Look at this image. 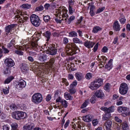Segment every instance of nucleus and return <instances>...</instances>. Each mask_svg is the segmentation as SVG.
Wrapping results in <instances>:
<instances>
[{"label":"nucleus","mask_w":130,"mask_h":130,"mask_svg":"<svg viewBox=\"0 0 130 130\" xmlns=\"http://www.w3.org/2000/svg\"><path fill=\"white\" fill-rule=\"evenodd\" d=\"M4 73L5 74H7L10 73V69L8 67H7L4 70Z\"/></svg>","instance_id":"49530a36"},{"label":"nucleus","mask_w":130,"mask_h":130,"mask_svg":"<svg viewBox=\"0 0 130 130\" xmlns=\"http://www.w3.org/2000/svg\"><path fill=\"white\" fill-rule=\"evenodd\" d=\"M41 34L40 33H38L37 35V37L34 39V40L31 43V47L32 49L35 51H39V49L40 48L39 47L40 46L38 44L37 42L41 39Z\"/></svg>","instance_id":"20e7f679"},{"label":"nucleus","mask_w":130,"mask_h":130,"mask_svg":"<svg viewBox=\"0 0 130 130\" xmlns=\"http://www.w3.org/2000/svg\"><path fill=\"white\" fill-rule=\"evenodd\" d=\"M102 28L99 26H96L94 27L93 29L92 32L94 33H96L99 31L101 30Z\"/></svg>","instance_id":"c85d7f7f"},{"label":"nucleus","mask_w":130,"mask_h":130,"mask_svg":"<svg viewBox=\"0 0 130 130\" xmlns=\"http://www.w3.org/2000/svg\"><path fill=\"white\" fill-rule=\"evenodd\" d=\"M105 9L104 7H102L99 8L98 9L96 12V13H101L102 11Z\"/></svg>","instance_id":"8fccbe9b"},{"label":"nucleus","mask_w":130,"mask_h":130,"mask_svg":"<svg viewBox=\"0 0 130 130\" xmlns=\"http://www.w3.org/2000/svg\"><path fill=\"white\" fill-rule=\"evenodd\" d=\"M43 35L46 37L47 40H48L50 38L51 33L49 31H47L45 33L43 34Z\"/></svg>","instance_id":"473e14b6"},{"label":"nucleus","mask_w":130,"mask_h":130,"mask_svg":"<svg viewBox=\"0 0 130 130\" xmlns=\"http://www.w3.org/2000/svg\"><path fill=\"white\" fill-rule=\"evenodd\" d=\"M11 129L18 130V125L17 124L15 123H12L11 124Z\"/></svg>","instance_id":"e433bc0d"},{"label":"nucleus","mask_w":130,"mask_h":130,"mask_svg":"<svg viewBox=\"0 0 130 130\" xmlns=\"http://www.w3.org/2000/svg\"><path fill=\"white\" fill-rule=\"evenodd\" d=\"M30 22L34 26H39L40 24L41 21L39 17L35 14H32L30 17Z\"/></svg>","instance_id":"39448f33"},{"label":"nucleus","mask_w":130,"mask_h":130,"mask_svg":"<svg viewBox=\"0 0 130 130\" xmlns=\"http://www.w3.org/2000/svg\"><path fill=\"white\" fill-rule=\"evenodd\" d=\"M83 120L85 122H89L91 121L93 119V117L91 115H88L84 116L83 118Z\"/></svg>","instance_id":"dca6fc26"},{"label":"nucleus","mask_w":130,"mask_h":130,"mask_svg":"<svg viewBox=\"0 0 130 130\" xmlns=\"http://www.w3.org/2000/svg\"><path fill=\"white\" fill-rule=\"evenodd\" d=\"M96 97L95 95L92 96L90 100V102L91 103H95L96 99Z\"/></svg>","instance_id":"a18cd8bd"},{"label":"nucleus","mask_w":130,"mask_h":130,"mask_svg":"<svg viewBox=\"0 0 130 130\" xmlns=\"http://www.w3.org/2000/svg\"><path fill=\"white\" fill-rule=\"evenodd\" d=\"M43 17L44 21L46 23L50 21L51 19L50 16L48 15H43Z\"/></svg>","instance_id":"7c9ffc66"},{"label":"nucleus","mask_w":130,"mask_h":130,"mask_svg":"<svg viewBox=\"0 0 130 130\" xmlns=\"http://www.w3.org/2000/svg\"><path fill=\"white\" fill-rule=\"evenodd\" d=\"M128 87L127 85L124 83H123L121 84L119 88L120 93L122 95L126 94L128 90Z\"/></svg>","instance_id":"0eeeda50"},{"label":"nucleus","mask_w":130,"mask_h":130,"mask_svg":"<svg viewBox=\"0 0 130 130\" xmlns=\"http://www.w3.org/2000/svg\"><path fill=\"white\" fill-rule=\"evenodd\" d=\"M112 122L110 120H107L105 123V125L106 128L109 129L111 126Z\"/></svg>","instance_id":"c756f323"},{"label":"nucleus","mask_w":130,"mask_h":130,"mask_svg":"<svg viewBox=\"0 0 130 130\" xmlns=\"http://www.w3.org/2000/svg\"><path fill=\"white\" fill-rule=\"evenodd\" d=\"M43 7L41 5L37 7L35 9V11H40L43 10L44 9Z\"/></svg>","instance_id":"a19ab883"},{"label":"nucleus","mask_w":130,"mask_h":130,"mask_svg":"<svg viewBox=\"0 0 130 130\" xmlns=\"http://www.w3.org/2000/svg\"><path fill=\"white\" fill-rule=\"evenodd\" d=\"M18 111H15L13 112L12 114V117L17 120H20Z\"/></svg>","instance_id":"4be33fe9"},{"label":"nucleus","mask_w":130,"mask_h":130,"mask_svg":"<svg viewBox=\"0 0 130 130\" xmlns=\"http://www.w3.org/2000/svg\"><path fill=\"white\" fill-rule=\"evenodd\" d=\"M126 19L125 18H122L120 19L119 21L122 24H124L125 22Z\"/></svg>","instance_id":"680f3d73"},{"label":"nucleus","mask_w":130,"mask_h":130,"mask_svg":"<svg viewBox=\"0 0 130 130\" xmlns=\"http://www.w3.org/2000/svg\"><path fill=\"white\" fill-rule=\"evenodd\" d=\"M64 96L65 98L67 100H72V97L70 95V94L68 93V92L65 93L64 95Z\"/></svg>","instance_id":"2f4dec72"},{"label":"nucleus","mask_w":130,"mask_h":130,"mask_svg":"<svg viewBox=\"0 0 130 130\" xmlns=\"http://www.w3.org/2000/svg\"><path fill=\"white\" fill-rule=\"evenodd\" d=\"M95 44L94 42L88 40L84 42V45L88 48L92 47Z\"/></svg>","instance_id":"9b49d317"},{"label":"nucleus","mask_w":130,"mask_h":130,"mask_svg":"<svg viewBox=\"0 0 130 130\" xmlns=\"http://www.w3.org/2000/svg\"><path fill=\"white\" fill-rule=\"evenodd\" d=\"M15 52L16 53L20 55H22L23 53L22 51L20 50L16 51Z\"/></svg>","instance_id":"0e129e2a"},{"label":"nucleus","mask_w":130,"mask_h":130,"mask_svg":"<svg viewBox=\"0 0 130 130\" xmlns=\"http://www.w3.org/2000/svg\"><path fill=\"white\" fill-rule=\"evenodd\" d=\"M50 5L48 3H46L44 5V7L45 9L47 10L50 7Z\"/></svg>","instance_id":"e2e57ef3"},{"label":"nucleus","mask_w":130,"mask_h":130,"mask_svg":"<svg viewBox=\"0 0 130 130\" xmlns=\"http://www.w3.org/2000/svg\"><path fill=\"white\" fill-rule=\"evenodd\" d=\"M73 42L71 44L72 48L69 47V45H67L66 48V52L68 55H72L75 54L77 53L76 51L78 49V48L75 43H78L79 44H82L83 43L81 40L77 37L73 38Z\"/></svg>","instance_id":"f257e3e1"},{"label":"nucleus","mask_w":130,"mask_h":130,"mask_svg":"<svg viewBox=\"0 0 130 130\" xmlns=\"http://www.w3.org/2000/svg\"><path fill=\"white\" fill-rule=\"evenodd\" d=\"M14 77L12 76H11L8 77L5 80L4 83L5 84H8L9 83L14 79Z\"/></svg>","instance_id":"72a5a7b5"},{"label":"nucleus","mask_w":130,"mask_h":130,"mask_svg":"<svg viewBox=\"0 0 130 130\" xmlns=\"http://www.w3.org/2000/svg\"><path fill=\"white\" fill-rule=\"evenodd\" d=\"M9 87H8V88L6 87L5 89H3V91L5 94H7L9 93Z\"/></svg>","instance_id":"c03bdc74"},{"label":"nucleus","mask_w":130,"mask_h":130,"mask_svg":"<svg viewBox=\"0 0 130 130\" xmlns=\"http://www.w3.org/2000/svg\"><path fill=\"white\" fill-rule=\"evenodd\" d=\"M88 100L86 101L81 106L80 108H83L86 107V106L88 105Z\"/></svg>","instance_id":"79ce46f5"},{"label":"nucleus","mask_w":130,"mask_h":130,"mask_svg":"<svg viewBox=\"0 0 130 130\" xmlns=\"http://www.w3.org/2000/svg\"><path fill=\"white\" fill-rule=\"evenodd\" d=\"M98 46V43H97L94 46L93 48V51L94 52H95L97 51Z\"/></svg>","instance_id":"bf43d9fd"},{"label":"nucleus","mask_w":130,"mask_h":130,"mask_svg":"<svg viewBox=\"0 0 130 130\" xmlns=\"http://www.w3.org/2000/svg\"><path fill=\"white\" fill-rule=\"evenodd\" d=\"M69 10L70 13L71 14L73 13V12L75 10L72 8L71 6H69Z\"/></svg>","instance_id":"603ef678"},{"label":"nucleus","mask_w":130,"mask_h":130,"mask_svg":"<svg viewBox=\"0 0 130 130\" xmlns=\"http://www.w3.org/2000/svg\"><path fill=\"white\" fill-rule=\"evenodd\" d=\"M28 18L27 17L22 16V18H21L20 20V21L21 23H23L25 21H27Z\"/></svg>","instance_id":"4c0bfd02"},{"label":"nucleus","mask_w":130,"mask_h":130,"mask_svg":"<svg viewBox=\"0 0 130 130\" xmlns=\"http://www.w3.org/2000/svg\"><path fill=\"white\" fill-rule=\"evenodd\" d=\"M98 121L96 120H94L92 121V123L93 125L94 126L96 125L98 123Z\"/></svg>","instance_id":"052dcab7"},{"label":"nucleus","mask_w":130,"mask_h":130,"mask_svg":"<svg viewBox=\"0 0 130 130\" xmlns=\"http://www.w3.org/2000/svg\"><path fill=\"white\" fill-rule=\"evenodd\" d=\"M15 43V41L14 40H12L7 45V46L8 47L11 48L14 46Z\"/></svg>","instance_id":"f704fd0d"},{"label":"nucleus","mask_w":130,"mask_h":130,"mask_svg":"<svg viewBox=\"0 0 130 130\" xmlns=\"http://www.w3.org/2000/svg\"><path fill=\"white\" fill-rule=\"evenodd\" d=\"M61 103L62 105L64 107L66 108L67 107L68 103L67 102V101L64 100H63L62 101H61Z\"/></svg>","instance_id":"ea45409f"},{"label":"nucleus","mask_w":130,"mask_h":130,"mask_svg":"<svg viewBox=\"0 0 130 130\" xmlns=\"http://www.w3.org/2000/svg\"><path fill=\"white\" fill-rule=\"evenodd\" d=\"M69 36L71 37H76L77 36V34L75 31H72L69 33Z\"/></svg>","instance_id":"c9c22d12"},{"label":"nucleus","mask_w":130,"mask_h":130,"mask_svg":"<svg viewBox=\"0 0 130 130\" xmlns=\"http://www.w3.org/2000/svg\"><path fill=\"white\" fill-rule=\"evenodd\" d=\"M41 34L40 33H38L37 35V37L34 39V40L31 43V47L32 49L35 51H39V49L40 48L39 47L40 46L38 44L37 42L41 39Z\"/></svg>","instance_id":"7ed1b4c3"},{"label":"nucleus","mask_w":130,"mask_h":130,"mask_svg":"<svg viewBox=\"0 0 130 130\" xmlns=\"http://www.w3.org/2000/svg\"><path fill=\"white\" fill-rule=\"evenodd\" d=\"M94 95L98 98H103L105 96L102 90L99 89L96 91Z\"/></svg>","instance_id":"f8f14e48"},{"label":"nucleus","mask_w":130,"mask_h":130,"mask_svg":"<svg viewBox=\"0 0 130 130\" xmlns=\"http://www.w3.org/2000/svg\"><path fill=\"white\" fill-rule=\"evenodd\" d=\"M61 94L60 91V90H57L56 91L55 93V97H57L60 95Z\"/></svg>","instance_id":"864d4df0"},{"label":"nucleus","mask_w":130,"mask_h":130,"mask_svg":"<svg viewBox=\"0 0 130 130\" xmlns=\"http://www.w3.org/2000/svg\"><path fill=\"white\" fill-rule=\"evenodd\" d=\"M77 85V82L76 80H75L73 83L72 84L70 85V88H73L75 86Z\"/></svg>","instance_id":"3c124183"},{"label":"nucleus","mask_w":130,"mask_h":130,"mask_svg":"<svg viewBox=\"0 0 130 130\" xmlns=\"http://www.w3.org/2000/svg\"><path fill=\"white\" fill-rule=\"evenodd\" d=\"M68 3L69 4V6H71L73 5L74 3L73 1L72 0H68Z\"/></svg>","instance_id":"338daca9"},{"label":"nucleus","mask_w":130,"mask_h":130,"mask_svg":"<svg viewBox=\"0 0 130 130\" xmlns=\"http://www.w3.org/2000/svg\"><path fill=\"white\" fill-rule=\"evenodd\" d=\"M122 128L123 130H126V129L129 128V126L127 123L126 121H124L122 123Z\"/></svg>","instance_id":"393cba45"},{"label":"nucleus","mask_w":130,"mask_h":130,"mask_svg":"<svg viewBox=\"0 0 130 130\" xmlns=\"http://www.w3.org/2000/svg\"><path fill=\"white\" fill-rule=\"evenodd\" d=\"M129 108L126 107L120 106L118 107L117 111L119 113L128 112L129 111Z\"/></svg>","instance_id":"ddd939ff"},{"label":"nucleus","mask_w":130,"mask_h":130,"mask_svg":"<svg viewBox=\"0 0 130 130\" xmlns=\"http://www.w3.org/2000/svg\"><path fill=\"white\" fill-rule=\"evenodd\" d=\"M124 98L122 96H120L119 99L117 100L116 104L117 105L119 106L123 104V101Z\"/></svg>","instance_id":"6ab92c4d"},{"label":"nucleus","mask_w":130,"mask_h":130,"mask_svg":"<svg viewBox=\"0 0 130 130\" xmlns=\"http://www.w3.org/2000/svg\"><path fill=\"white\" fill-rule=\"evenodd\" d=\"M33 127V126L31 124L28 125H24L23 127V130H32Z\"/></svg>","instance_id":"cd10ccee"},{"label":"nucleus","mask_w":130,"mask_h":130,"mask_svg":"<svg viewBox=\"0 0 130 130\" xmlns=\"http://www.w3.org/2000/svg\"><path fill=\"white\" fill-rule=\"evenodd\" d=\"M113 61V59H110L109 61L108 64H106L105 66V68L107 69L108 70H110L112 67V62Z\"/></svg>","instance_id":"a211bd4d"},{"label":"nucleus","mask_w":130,"mask_h":130,"mask_svg":"<svg viewBox=\"0 0 130 130\" xmlns=\"http://www.w3.org/2000/svg\"><path fill=\"white\" fill-rule=\"evenodd\" d=\"M31 6L30 5L28 4H23L22 5V7L24 8L28 9L30 8Z\"/></svg>","instance_id":"37998d69"},{"label":"nucleus","mask_w":130,"mask_h":130,"mask_svg":"<svg viewBox=\"0 0 130 130\" xmlns=\"http://www.w3.org/2000/svg\"><path fill=\"white\" fill-rule=\"evenodd\" d=\"M108 50V48L106 46H104L102 49V52L104 53L107 52Z\"/></svg>","instance_id":"4d7b16f0"},{"label":"nucleus","mask_w":130,"mask_h":130,"mask_svg":"<svg viewBox=\"0 0 130 130\" xmlns=\"http://www.w3.org/2000/svg\"><path fill=\"white\" fill-rule=\"evenodd\" d=\"M3 130H9V128L7 125H4L3 127Z\"/></svg>","instance_id":"774afa93"},{"label":"nucleus","mask_w":130,"mask_h":130,"mask_svg":"<svg viewBox=\"0 0 130 130\" xmlns=\"http://www.w3.org/2000/svg\"><path fill=\"white\" fill-rule=\"evenodd\" d=\"M94 81L98 84L100 86H101L103 84V79L100 78H98L94 80Z\"/></svg>","instance_id":"bb28decb"},{"label":"nucleus","mask_w":130,"mask_h":130,"mask_svg":"<svg viewBox=\"0 0 130 130\" xmlns=\"http://www.w3.org/2000/svg\"><path fill=\"white\" fill-rule=\"evenodd\" d=\"M26 86V83L23 80H20L16 85V88L19 90H22Z\"/></svg>","instance_id":"9d476101"},{"label":"nucleus","mask_w":130,"mask_h":130,"mask_svg":"<svg viewBox=\"0 0 130 130\" xmlns=\"http://www.w3.org/2000/svg\"><path fill=\"white\" fill-rule=\"evenodd\" d=\"M3 51L4 53L5 54L8 53L9 51L7 48L2 46L0 44V54H1L3 53Z\"/></svg>","instance_id":"aec40b11"},{"label":"nucleus","mask_w":130,"mask_h":130,"mask_svg":"<svg viewBox=\"0 0 130 130\" xmlns=\"http://www.w3.org/2000/svg\"><path fill=\"white\" fill-rule=\"evenodd\" d=\"M27 65L25 64L22 63L21 66L22 70L23 72H27L29 69Z\"/></svg>","instance_id":"5701e85b"},{"label":"nucleus","mask_w":130,"mask_h":130,"mask_svg":"<svg viewBox=\"0 0 130 130\" xmlns=\"http://www.w3.org/2000/svg\"><path fill=\"white\" fill-rule=\"evenodd\" d=\"M55 60V59L53 58H52L50 60L49 64L50 66H53V65L54 64Z\"/></svg>","instance_id":"de8ad7c7"},{"label":"nucleus","mask_w":130,"mask_h":130,"mask_svg":"<svg viewBox=\"0 0 130 130\" xmlns=\"http://www.w3.org/2000/svg\"><path fill=\"white\" fill-rule=\"evenodd\" d=\"M47 56L45 54H43L40 56L38 58L39 59L41 62L45 61L47 59Z\"/></svg>","instance_id":"412c9836"},{"label":"nucleus","mask_w":130,"mask_h":130,"mask_svg":"<svg viewBox=\"0 0 130 130\" xmlns=\"http://www.w3.org/2000/svg\"><path fill=\"white\" fill-rule=\"evenodd\" d=\"M4 62L6 66L8 67H12L15 64L14 61L10 58L6 59L4 61Z\"/></svg>","instance_id":"1a4fd4ad"},{"label":"nucleus","mask_w":130,"mask_h":130,"mask_svg":"<svg viewBox=\"0 0 130 130\" xmlns=\"http://www.w3.org/2000/svg\"><path fill=\"white\" fill-rule=\"evenodd\" d=\"M69 92L71 94H73L75 92V89L73 88H70L69 89Z\"/></svg>","instance_id":"5fc2aeb1"},{"label":"nucleus","mask_w":130,"mask_h":130,"mask_svg":"<svg viewBox=\"0 0 130 130\" xmlns=\"http://www.w3.org/2000/svg\"><path fill=\"white\" fill-rule=\"evenodd\" d=\"M100 86L96 83V82L94 80L91 82L90 84L89 88L92 90L96 89Z\"/></svg>","instance_id":"4468645a"},{"label":"nucleus","mask_w":130,"mask_h":130,"mask_svg":"<svg viewBox=\"0 0 130 130\" xmlns=\"http://www.w3.org/2000/svg\"><path fill=\"white\" fill-rule=\"evenodd\" d=\"M75 76L76 79L78 81H80L83 79V76L80 73H76L75 74Z\"/></svg>","instance_id":"a878e982"},{"label":"nucleus","mask_w":130,"mask_h":130,"mask_svg":"<svg viewBox=\"0 0 130 130\" xmlns=\"http://www.w3.org/2000/svg\"><path fill=\"white\" fill-rule=\"evenodd\" d=\"M92 77V76L91 74L90 73H87L86 75V78L88 79H90Z\"/></svg>","instance_id":"13d9d810"},{"label":"nucleus","mask_w":130,"mask_h":130,"mask_svg":"<svg viewBox=\"0 0 130 130\" xmlns=\"http://www.w3.org/2000/svg\"><path fill=\"white\" fill-rule=\"evenodd\" d=\"M102 110L104 111L105 113L103 115L102 119L103 120H107L109 118V113L113 111V106H111L108 108L106 107H103L100 108Z\"/></svg>","instance_id":"f03ea898"},{"label":"nucleus","mask_w":130,"mask_h":130,"mask_svg":"<svg viewBox=\"0 0 130 130\" xmlns=\"http://www.w3.org/2000/svg\"><path fill=\"white\" fill-rule=\"evenodd\" d=\"M15 25L14 24H11L6 27L5 30L6 32H7L6 34V35H8V33L12 31V29L15 26Z\"/></svg>","instance_id":"2eb2a0df"},{"label":"nucleus","mask_w":130,"mask_h":130,"mask_svg":"<svg viewBox=\"0 0 130 130\" xmlns=\"http://www.w3.org/2000/svg\"><path fill=\"white\" fill-rule=\"evenodd\" d=\"M19 112V117H20V120L21 119H23L25 118L26 116V113L25 112L18 111Z\"/></svg>","instance_id":"b1692460"},{"label":"nucleus","mask_w":130,"mask_h":130,"mask_svg":"<svg viewBox=\"0 0 130 130\" xmlns=\"http://www.w3.org/2000/svg\"><path fill=\"white\" fill-rule=\"evenodd\" d=\"M47 51H46L45 52L47 54L54 55H56L57 52V49L53 46V45H50L47 47Z\"/></svg>","instance_id":"6e6552de"},{"label":"nucleus","mask_w":130,"mask_h":130,"mask_svg":"<svg viewBox=\"0 0 130 130\" xmlns=\"http://www.w3.org/2000/svg\"><path fill=\"white\" fill-rule=\"evenodd\" d=\"M75 19V17L73 15L70 17L68 21L67 22L68 24H70L71 23V22L73 20Z\"/></svg>","instance_id":"09e8293b"},{"label":"nucleus","mask_w":130,"mask_h":130,"mask_svg":"<svg viewBox=\"0 0 130 130\" xmlns=\"http://www.w3.org/2000/svg\"><path fill=\"white\" fill-rule=\"evenodd\" d=\"M10 109H11L15 110L17 109V107L14 104H11L9 106Z\"/></svg>","instance_id":"6e6d98bb"},{"label":"nucleus","mask_w":130,"mask_h":130,"mask_svg":"<svg viewBox=\"0 0 130 130\" xmlns=\"http://www.w3.org/2000/svg\"><path fill=\"white\" fill-rule=\"evenodd\" d=\"M42 100V95L39 93H35L31 98L32 102L36 104H38L41 103Z\"/></svg>","instance_id":"423d86ee"},{"label":"nucleus","mask_w":130,"mask_h":130,"mask_svg":"<svg viewBox=\"0 0 130 130\" xmlns=\"http://www.w3.org/2000/svg\"><path fill=\"white\" fill-rule=\"evenodd\" d=\"M121 27L120 24L117 21H116L114 22V31L118 32L120 30Z\"/></svg>","instance_id":"f3484780"},{"label":"nucleus","mask_w":130,"mask_h":130,"mask_svg":"<svg viewBox=\"0 0 130 130\" xmlns=\"http://www.w3.org/2000/svg\"><path fill=\"white\" fill-rule=\"evenodd\" d=\"M110 86V84L108 83L105 84L104 87V90L107 91H109Z\"/></svg>","instance_id":"58836bf2"},{"label":"nucleus","mask_w":130,"mask_h":130,"mask_svg":"<svg viewBox=\"0 0 130 130\" xmlns=\"http://www.w3.org/2000/svg\"><path fill=\"white\" fill-rule=\"evenodd\" d=\"M51 98V96L50 94H48L46 96V100L47 101H49Z\"/></svg>","instance_id":"69168bd1"}]
</instances>
